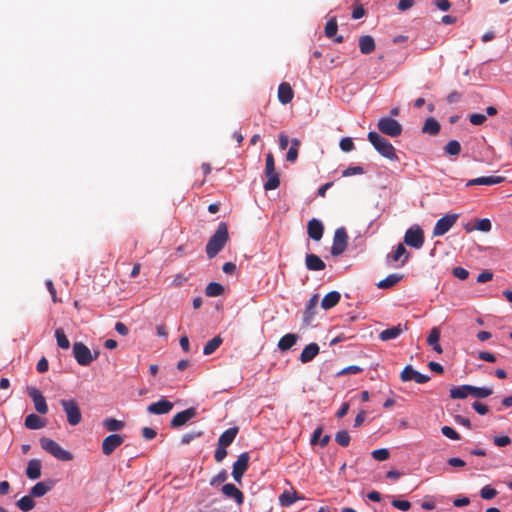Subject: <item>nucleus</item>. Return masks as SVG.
Returning a JSON list of instances; mask_svg holds the SVG:
<instances>
[{
	"mask_svg": "<svg viewBox=\"0 0 512 512\" xmlns=\"http://www.w3.org/2000/svg\"><path fill=\"white\" fill-rule=\"evenodd\" d=\"M228 228L226 223L222 222L218 225L217 230L209 239L206 245V253L208 258H214L225 246L228 241Z\"/></svg>",
	"mask_w": 512,
	"mask_h": 512,
	"instance_id": "nucleus-1",
	"label": "nucleus"
},
{
	"mask_svg": "<svg viewBox=\"0 0 512 512\" xmlns=\"http://www.w3.org/2000/svg\"><path fill=\"white\" fill-rule=\"evenodd\" d=\"M368 140L383 157L389 160L398 159L394 146L386 138H384L377 132H369Z\"/></svg>",
	"mask_w": 512,
	"mask_h": 512,
	"instance_id": "nucleus-2",
	"label": "nucleus"
},
{
	"mask_svg": "<svg viewBox=\"0 0 512 512\" xmlns=\"http://www.w3.org/2000/svg\"><path fill=\"white\" fill-rule=\"evenodd\" d=\"M40 445L43 450H45L47 453L51 454L60 461H71L73 459V454L63 449L53 439L42 437L40 438Z\"/></svg>",
	"mask_w": 512,
	"mask_h": 512,
	"instance_id": "nucleus-3",
	"label": "nucleus"
},
{
	"mask_svg": "<svg viewBox=\"0 0 512 512\" xmlns=\"http://www.w3.org/2000/svg\"><path fill=\"white\" fill-rule=\"evenodd\" d=\"M266 163H265V176L267 177V181L264 183V189L275 190L280 185V177L279 174L275 170V160L272 153L266 154Z\"/></svg>",
	"mask_w": 512,
	"mask_h": 512,
	"instance_id": "nucleus-4",
	"label": "nucleus"
},
{
	"mask_svg": "<svg viewBox=\"0 0 512 512\" xmlns=\"http://www.w3.org/2000/svg\"><path fill=\"white\" fill-rule=\"evenodd\" d=\"M60 404L66 414L67 422L71 426L78 425L82 420V413L77 401L75 399H62Z\"/></svg>",
	"mask_w": 512,
	"mask_h": 512,
	"instance_id": "nucleus-5",
	"label": "nucleus"
},
{
	"mask_svg": "<svg viewBox=\"0 0 512 512\" xmlns=\"http://www.w3.org/2000/svg\"><path fill=\"white\" fill-rule=\"evenodd\" d=\"M73 356L77 363L81 366H88L94 359H97L99 352L92 355L90 349L82 342H75L73 344Z\"/></svg>",
	"mask_w": 512,
	"mask_h": 512,
	"instance_id": "nucleus-6",
	"label": "nucleus"
},
{
	"mask_svg": "<svg viewBox=\"0 0 512 512\" xmlns=\"http://www.w3.org/2000/svg\"><path fill=\"white\" fill-rule=\"evenodd\" d=\"M377 128L382 134L393 138L400 136L403 130L400 122L391 117L380 118L377 123Z\"/></svg>",
	"mask_w": 512,
	"mask_h": 512,
	"instance_id": "nucleus-7",
	"label": "nucleus"
},
{
	"mask_svg": "<svg viewBox=\"0 0 512 512\" xmlns=\"http://www.w3.org/2000/svg\"><path fill=\"white\" fill-rule=\"evenodd\" d=\"M348 245V235L346 229L344 227L337 228L334 237L333 244L331 247L332 256L341 255L347 248Z\"/></svg>",
	"mask_w": 512,
	"mask_h": 512,
	"instance_id": "nucleus-8",
	"label": "nucleus"
},
{
	"mask_svg": "<svg viewBox=\"0 0 512 512\" xmlns=\"http://www.w3.org/2000/svg\"><path fill=\"white\" fill-rule=\"evenodd\" d=\"M404 242L415 249H420L424 244V233L419 226L409 228L404 236Z\"/></svg>",
	"mask_w": 512,
	"mask_h": 512,
	"instance_id": "nucleus-9",
	"label": "nucleus"
},
{
	"mask_svg": "<svg viewBox=\"0 0 512 512\" xmlns=\"http://www.w3.org/2000/svg\"><path fill=\"white\" fill-rule=\"evenodd\" d=\"M458 218V214H446L444 217L440 218L433 228V236L446 234L457 222Z\"/></svg>",
	"mask_w": 512,
	"mask_h": 512,
	"instance_id": "nucleus-10",
	"label": "nucleus"
},
{
	"mask_svg": "<svg viewBox=\"0 0 512 512\" xmlns=\"http://www.w3.org/2000/svg\"><path fill=\"white\" fill-rule=\"evenodd\" d=\"M249 459V453L243 452L233 463L232 476L236 482L241 483L242 477L249 467Z\"/></svg>",
	"mask_w": 512,
	"mask_h": 512,
	"instance_id": "nucleus-11",
	"label": "nucleus"
},
{
	"mask_svg": "<svg viewBox=\"0 0 512 512\" xmlns=\"http://www.w3.org/2000/svg\"><path fill=\"white\" fill-rule=\"evenodd\" d=\"M125 441V436L120 434H110L102 442V453L110 456Z\"/></svg>",
	"mask_w": 512,
	"mask_h": 512,
	"instance_id": "nucleus-12",
	"label": "nucleus"
},
{
	"mask_svg": "<svg viewBox=\"0 0 512 512\" xmlns=\"http://www.w3.org/2000/svg\"><path fill=\"white\" fill-rule=\"evenodd\" d=\"M400 379L403 382L415 381L418 384H424L430 380L428 375L422 374L416 371L411 365H407L404 367L400 374Z\"/></svg>",
	"mask_w": 512,
	"mask_h": 512,
	"instance_id": "nucleus-13",
	"label": "nucleus"
},
{
	"mask_svg": "<svg viewBox=\"0 0 512 512\" xmlns=\"http://www.w3.org/2000/svg\"><path fill=\"white\" fill-rule=\"evenodd\" d=\"M27 391L29 397L33 400L35 410L40 414H46L48 412V406L42 393L34 387H29Z\"/></svg>",
	"mask_w": 512,
	"mask_h": 512,
	"instance_id": "nucleus-14",
	"label": "nucleus"
},
{
	"mask_svg": "<svg viewBox=\"0 0 512 512\" xmlns=\"http://www.w3.org/2000/svg\"><path fill=\"white\" fill-rule=\"evenodd\" d=\"M197 416V410L193 407L188 408L186 410H183L181 412H178L171 420V427L172 428H179L183 425H185L189 420L192 418H195Z\"/></svg>",
	"mask_w": 512,
	"mask_h": 512,
	"instance_id": "nucleus-15",
	"label": "nucleus"
},
{
	"mask_svg": "<svg viewBox=\"0 0 512 512\" xmlns=\"http://www.w3.org/2000/svg\"><path fill=\"white\" fill-rule=\"evenodd\" d=\"M174 407V404L166 398H161L159 401L151 403L147 407V412L154 415L168 414Z\"/></svg>",
	"mask_w": 512,
	"mask_h": 512,
	"instance_id": "nucleus-16",
	"label": "nucleus"
},
{
	"mask_svg": "<svg viewBox=\"0 0 512 512\" xmlns=\"http://www.w3.org/2000/svg\"><path fill=\"white\" fill-rule=\"evenodd\" d=\"M307 233L314 241H320L324 233L323 223L316 218L311 219L307 224Z\"/></svg>",
	"mask_w": 512,
	"mask_h": 512,
	"instance_id": "nucleus-17",
	"label": "nucleus"
},
{
	"mask_svg": "<svg viewBox=\"0 0 512 512\" xmlns=\"http://www.w3.org/2000/svg\"><path fill=\"white\" fill-rule=\"evenodd\" d=\"M408 327L407 325L398 324L396 326L387 328L380 332L379 339L381 341H389L396 339L399 337L403 332L407 331Z\"/></svg>",
	"mask_w": 512,
	"mask_h": 512,
	"instance_id": "nucleus-18",
	"label": "nucleus"
},
{
	"mask_svg": "<svg viewBox=\"0 0 512 512\" xmlns=\"http://www.w3.org/2000/svg\"><path fill=\"white\" fill-rule=\"evenodd\" d=\"M305 265L310 271H322L326 268L325 262L318 255L313 253L306 255Z\"/></svg>",
	"mask_w": 512,
	"mask_h": 512,
	"instance_id": "nucleus-19",
	"label": "nucleus"
},
{
	"mask_svg": "<svg viewBox=\"0 0 512 512\" xmlns=\"http://www.w3.org/2000/svg\"><path fill=\"white\" fill-rule=\"evenodd\" d=\"M319 346L317 343H310L304 347L302 350L299 360L301 363L305 364L312 361L319 353Z\"/></svg>",
	"mask_w": 512,
	"mask_h": 512,
	"instance_id": "nucleus-20",
	"label": "nucleus"
},
{
	"mask_svg": "<svg viewBox=\"0 0 512 512\" xmlns=\"http://www.w3.org/2000/svg\"><path fill=\"white\" fill-rule=\"evenodd\" d=\"M294 92L287 82H282L278 87V99L283 105L290 103L293 99Z\"/></svg>",
	"mask_w": 512,
	"mask_h": 512,
	"instance_id": "nucleus-21",
	"label": "nucleus"
},
{
	"mask_svg": "<svg viewBox=\"0 0 512 512\" xmlns=\"http://www.w3.org/2000/svg\"><path fill=\"white\" fill-rule=\"evenodd\" d=\"M222 492L228 498H233L239 505L244 502L243 493L232 483L223 485Z\"/></svg>",
	"mask_w": 512,
	"mask_h": 512,
	"instance_id": "nucleus-22",
	"label": "nucleus"
},
{
	"mask_svg": "<svg viewBox=\"0 0 512 512\" xmlns=\"http://www.w3.org/2000/svg\"><path fill=\"white\" fill-rule=\"evenodd\" d=\"M239 432V427L234 426L227 430H225L218 439V444L220 446L228 447L230 446L233 441L235 440L237 434Z\"/></svg>",
	"mask_w": 512,
	"mask_h": 512,
	"instance_id": "nucleus-23",
	"label": "nucleus"
},
{
	"mask_svg": "<svg viewBox=\"0 0 512 512\" xmlns=\"http://www.w3.org/2000/svg\"><path fill=\"white\" fill-rule=\"evenodd\" d=\"M299 336L294 333L285 334L278 341V348L280 351L285 352L290 350L298 341Z\"/></svg>",
	"mask_w": 512,
	"mask_h": 512,
	"instance_id": "nucleus-24",
	"label": "nucleus"
},
{
	"mask_svg": "<svg viewBox=\"0 0 512 512\" xmlns=\"http://www.w3.org/2000/svg\"><path fill=\"white\" fill-rule=\"evenodd\" d=\"M26 475L31 480H36L41 476V461L32 459L28 462Z\"/></svg>",
	"mask_w": 512,
	"mask_h": 512,
	"instance_id": "nucleus-25",
	"label": "nucleus"
},
{
	"mask_svg": "<svg viewBox=\"0 0 512 512\" xmlns=\"http://www.w3.org/2000/svg\"><path fill=\"white\" fill-rule=\"evenodd\" d=\"M340 298L341 295L338 291H331L322 299L321 307L325 310L331 309L339 303Z\"/></svg>",
	"mask_w": 512,
	"mask_h": 512,
	"instance_id": "nucleus-26",
	"label": "nucleus"
},
{
	"mask_svg": "<svg viewBox=\"0 0 512 512\" xmlns=\"http://www.w3.org/2000/svg\"><path fill=\"white\" fill-rule=\"evenodd\" d=\"M359 49L362 54H370L375 50V41L370 35H363L359 38Z\"/></svg>",
	"mask_w": 512,
	"mask_h": 512,
	"instance_id": "nucleus-27",
	"label": "nucleus"
},
{
	"mask_svg": "<svg viewBox=\"0 0 512 512\" xmlns=\"http://www.w3.org/2000/svg\"><path fill=\"white\" fill-rule=\"evenodd\" d=\"M304 497L299 496L296 491L290 492V491H284L279 496V503L283 507H289L292 504H294L297 500H302Z\"/></svg>",
	"mask_w": 512,
	"mask_h": 512,
	"instance_id": "nucleus-28",
	"label": "nucleus"
},
{
	"mask_svg": "<svg viewBox=\"0 0 512 512\" xmlns=\"http://www.w3.org/2000/svg\"><path fill=\"white\" fill-rule=\"evenodd\" d=\"M440 339V329L438 327H434L431 329L428 338L427 343L428 345L432 346L433 350L437 352L438 354H441L443 352L441 345L438 343Z\"/></svg>",
	"mask_w": 512,
	"mask_h": 512,
	"instance_id": "nucleus-29",
	"label": "nucleus"
},
{
	"mask_svg": "<svg viewBox=\"0 0 512 512\" xmlns=\"http://www.w3.org/2000/svg\"><path fill=\"white\" fill-rule=\"evenodd\" d=\"M52 486H53L52 482H44V481L38 482L31 488L29 494L32 497H42L52 489Z\"/></svg>",
	"mask_w": 512,
	"mask_h": 512,
	"instance_id": "nucleus-30",
	"label": "nucleus"
},
{
	"mask_svg": "<svg viewBox=\"0 0 512 512\" xmlns=\"http://www.w3.org/2000/svg\"><path fill=\"white\" fill-rule=\"evenodd\" d=\"M46 422L36 414H29L25 418V426L28 429L36 430L45 427Z\"/></svg>",
	"mask_w": 512,
	"mask_h": 512,
	"instance_id": "nucleus-31",
	"label": "nucleus"
},
{
	"mask_svg": "<svg viewBox=\"0 0 512 512\" xmlns=\"http://www.w3.org/2000/svg\"><path fill=\"white\" fill-rule=\"evenodd\" d=\"M317 304H318V295L315 294L309 299V301L306 304V309H305V313H304V322L305 323H307V324L310 323V321L314 317Z\"/></svg>",
	"mask_w": 512,
	"mask_h": 512,
	"instance_id": "nucleus-32",
	"label": "nucleus"
},
{
	"mask_svg": "<svg viewBox=\"0 0 512 512\" xmlns=\"http://www.w3.org/2000/svg\"><path fill=\"white\" fill-rule=\"evenodd\" d=\"M471 392V385L465 384L454 386L450 389V397L452 399H465Z\"/></svg>",
	"mask_w": 512,
	"mask_h": 512,
	"instance_id": "nucleus-33",
	"label": "nucleus"
},
{
	"mask_svg": "<svg viewBox=\"0 0 512 512\" xmlns=\"http://www.w3.org/2000/svg\"><path fill=\"white\" fill-rule=\"evenodd\" d=\"M439 131H440L439 122L433 117L427 118L422 127V132L434 136V135H437L439 133Z\"/></svg>",
	"mask_w": 512,
	"mask_h": 512,
	"instance_id": "nucleus-34",
	"label": "nucleus"
},
{
	"mask_svg": "<svg viewBox=\"0 0 512 512\" xmlns=\"http://www.w3.org/2000/svg\"><path fill=\"white\" fill-rule=\"evenodd\" d=\"M402 279V275L390 274L385 279L378 282L377 287L387 289L395 286Z\"/></svg>",
	"mask_w": 512,
	"mask_h": 512,
	"instance_id": "nucleus-35",
	"label": "nucleus"
},
{
	"mask_svg": "<svg viewBox=\"0 0 512 512\" xmlns=\"http://www.w3.org/2000/svg\"><path fill=\"white\" fill-rule=\"evenodd\" d=\"M222 342H223V339L219 335L215 336L214 338H212L205 344V346L203 348V354L204 355L213 354L219 348V346L222 344Z\"/></svg>",
	"mask_w": 512,
	"mask_h": 512,
	"instance_id": "nucleus-36",
	"label": "nucleus"
},
{
	"mask_svg": "<svg viewBox=\"0 0 512 512\" xmlns=\"http://www.w3.org/2000/svg\"><path fill=\"white\" fill-rule=\"evenodd\" d=\"M402 257H404V259L402 260V263L404 264L408 260V253H407L405 246L402 243H399L397 245L395 251L391 255H388L387 258L396 262V261L400 260Z\"/></svg>",
	"mask_w": 512,
	"mask_h": 512,
	"instance_id": "nucleus-37",
	"label": "nucleus"
},
{
	"mask_svg": "<svg viewBox=\"0 0 512 512\" xmlns=\"http://www.w3.org/2000/svg\"><path fill=\"white\" fill-rule=\"evenodd\" d=\"M16 506L23 512H28L35 507V501L33 497L29 494L23 496L16 502Z\"/></svg>",
	"mask_w": 512,
	"mask_h": 512,
	"instance_id": "nucleus-38",
	"label": "nucleus"
},
{
	"mask_svg": "<svg viewBox=\"0 0 512 512\" xmlns=\"http://www.w3.org/2000/svg\"><path fill=\"white\" fill-rule=\"evenodd\" d=\"M103 426L107 431L116 432L122 430L125 426V423L115 418H106L103 421Z\"/></svg>",
	"mask_w": 512,
	"mask_h": 512,
	"instance_id": "nucleus-39",
	"label": "nucleus"
},
{
	"mask_svg": "<svg viewBox=\"0 0 512 512\" xmlns=\"http://www.w3.org/2000/svg\"><path fill=\"white\" fill-rule=\"evenodd\" d=\"M224 292V287L217 282H211L206 286L205 294L208 297H217L222 295Z\"/></svg>",
	"mask_w": 512,
	"mask_h": 512,
	"instance_id": "nucleus-40",
	"label": "nucleus"
},
{
	"mask_svg": "<svg viewBox=\"0 0 512 512\" xmlns=\"http://www.w3.org/2000/svg\"><path fill=\"white\" fill-rule=\"evenodd\" d=\"M493 390L488 387H476L471 385L470 395L477 399H483L492 395Z\"/></svg>",
	"mask_w": 512,
	"mask_h": 512,
	"instance_id": "nucleus-41",
	"label": "nucleus"
},
{
	"mask_svg": "<svg viewBox=\"0 0 512 512\" xmlns=\"http://www.w3.org/2000/svg\"><path fill=\"white\" fill-rule=\"evenodd\" d=\"M443 149L446 155L458 156L461 153V144L457 140H450Z\"/></svg>",
	"mask_w": 512,
	"mask_h": 512,
	"instance_id": "nucleus-42",
	"label": "nucleus"
},
{
	"mask_svg": "<svg viewBox=\"0 0 512 512\" xmlns=\"http://www.w3.org/2000/svg\"><path fill=\"white\" fill-rule=\"evenodd\" d=\"M55 338H56V341H57V345L61 348V349H68L70 347V342L67 338V336L65 335V332L62 328H58L56 329L55 331Z\"/></svg>",
	"mask_w": 512,
	"mask_h": 512,
	"instance_id": "nucleus-43",
	"label": "nucleus"
},
{
	"mask_svg": "<svg viewBox=\"0 0 512 512\" xmlns=\"http://www.w3.org/2000/svg\"><path fill=\"white\" fill-rule=\"evenodd\" d=\"M337 30H338L337 20L335 17H333L326 23L325 30H324L326 37L332 38L333 36L336 35Z\"/></svg>",
	"mask_w": 512,
	"mask_h": 512,
	"instance_id": "nucleus-44",
	"label": "nucleus"
},
{
	"mask_svg": "<svg viewBox=\"0 0 512 512\" xmlns=\"http://www.w3.org/2000/svg\"><path fill=\"white\" fill-rule=\"evenodd\" d=\"M335 441L342 447H347L350 443V435L347 431H339L335 435Z\"/></svg>",
	"mask_w": 512,
	"mask_h": 512,
	"instance_id": "nucleus-45",
	"label": "nucleus"
},
{
	"mask_svg": "<svg viewBox=\"0 0 512 512\" xmlns=\"http://www.w3.org/2000/svg\"><path fill=\"white\" fill-rule=\"evenodd\" d=\"M505 181V177L503 176H482L481 177V185H495L500 184Z\"/></svg>",
	"mask_w": 512,
	"mask_h": 512,
	"instance_id": "nucleus-46",
	"label": "nucleus"
},
{
	"mask_svg": "<svg viewBox=\"0 0 512 512\" xmlns=\"http://www.w3.org/2000/svg\"><path fill=\"white\" fill-rule=\"evenodd\" d=\"M475 230L489 232L492 228L491 221L487 218L478 219L474 225Z\"/></svg>",
	"mask_w": 512,
	"mask_h": 512,
	"instance_id": "nucleus-47",
	"label": "nucleus"
},
{
	"mask_svg": "<svg viewBox=\"0 0 512 512\" xmlns=\"http://www.w3.org/2000/svg\"><path fill=\"white\" fill-rule=\"evenodd\" d=\"M496 495V489H494L490 485H486L480 490V496L485 500L493 499Z\"/></svg>",
	"mask_w": 512,
	"mask_h": 512,
	"instance_id": "nucleus-48",
	"label": "nucleus"
},
{
	"mask_svg": "<svg viewBox=\"0 0 512 512\" xmlns=\"http://www.w3.org/2000/svg\"><path fill=\"white\" fill-rule=\"evenodd\" d=\"M390 452L386 448L376 449L372 451V457L377 461H385L389 458Z\"/></svg>",
	"mask_w": 512,
	"mask_h": 512,
	"instance_id": "nucleus-49",
	"label": "nucleus"
},
{
	"mask_svg": "<svg viewBox=\"0 0 512 512\" xmlns=\"http://www.w3.org/2000/svg\"><path fill=\"white\" fill-rule=\"evenodd\" d=\"M441 432L444 436H446L447 438L451 439V440H459L460 439V435L457 431H455L452 427L450 426H443L441 428Z\"/></svg>",
	"mask_w": 512,
	"mask_h": 512,
	"instance_id": "nucleus-50",
	"label": "nucleus"
},
{
	"mask_svg": "<svg viewBox=\"0 0 512 512\" xmlns=\"http://www.w3.org/2000/svg\"><path fill=\"white\" fill-rule=\"evenodd\" d=\"M203 434L202 431H192L189 433H186L182 435L181 437V443L182 444H189L191 441L195 440L196 438H199Z\"/></svg>",
	"mask_w": 512,
	"mask_h": 512,
	"instance_id": "nucleus-51",
	"label": "nucleus"
},
{
	"mask_svg": "<svg viewBox=\"0 0 512 512\" xmlns=\"http://www.w3.org/2000/svg\"><path fill=\"white\" fill-rule=\"evenodd\" d=\"M364 170L361 166H350L342 172L343 177L363 174Z\"/></svg>",
	"mask_w": 512,
	"mask_h": 512,
	"instance_id": "nucleus-52",
	"label": "nucleus"
},
{
	"mask_svg": "<svg viewBox=\"0 0 512 512\" xmlns=\"http://www.w3.org/2000/svg\"><path fill=\"white\" fill-rule=\"evenodd\" d=\"M226 448L227 447L225 446H220L219 444H217V448L214 453V458L216 462L220 463L225 459V457L227 456Z\"/></svg>",
	"mask_w": 512,
	"mask_h": 512,
	"instance_id": "nucleus-53",
	"label": "nucleus"
},
{
	"mask_svg": "<svg viewBox=\"0 0 512 512\" xmlns=\"http://www.w3.org/2000/svg\"><path fill=\"white\" fill-rule=\"evenodd\" d=\"M392 506L401 511H408L411 507V503L407 500L394 499L392 501Z\"/></svg>",
	"mask_w": 512,
	"mask_h": 512,
	"instance_id": "nucleus-54",
	"label": "nucleus"
},
{
	"mask_svg": "<svg viewBox=\"0 0 512 512\" xmlns=\"http://www.w3.org/2000/svg\"><path fill=\"white\" fill-rule=\"evenodd\" d=\"M339 146L345 152H349L354 149V143H353L352 139L349 137H345V138L341 139Z\"/></svg>",
	"mask_w": 512,
	"mask_h": 512,
	"instance_id": "nucleus-55",
	"label": "nucleus"
},
{
	"mask_svg": "<svg viewBox=\"0 0 512 512\" xmlns=\"http://www.w3.org/2000/svg\"><path fill=\"white\" fill-rule=\"evenodd\" d=\"M469 120L473 125H482L486 121L484 114L474 113L469 116Z\"/></svg>",
	"mask_w": 512,
	"mask_h": 512,
	"instance_id": "nucleus-56",
	"label": "nucleus"
},
{
	"mask_svg": "<svg viewBox=\"0 0 512 512\" xmlns=\"http://www.w3.org/2000/svg\"><path fill=\"white\" fill-rule=\"evenodd\" d=\"M453 275L460 280H465L468 278L469 272L463 267H455L453 269Z\"/></svg>",
	"mask_w": 512,
	"mask_h": 512,
	"instance_id": "nucleus-57",
	"label": "nucleus"
},
{
	"mask_svg": "<svg viewBox=\"0 0 512 512\" xmlns=\"http://www.w3.org/2000/svg\"><path fill=\"white\" fill-rule=\"evenodd\" d=\"M472 407L480 415H486L489 412L488 406L478 401H475Z\"/></svg>",
	"mask_w": 512,
	"mask_h": 512,
	"instance_id": "nucleus-58",
	"label": "nucleus"
},
{
	"mask_svg": "<svg viewBox=\"0 0 512 512\" xmlns=\"http://www.w3.org/2000/svg\"><path fill=\"white\" fill-rule=\"evenodd\" d=\"M363 369L357 365H351V366H348L346 368H344L343 370H341L338 374L339 375H346V374H358L360 372H362Z\"/></svg>",
	"mask_w": 512,
	"mask_h": 512,
	"instance_id": "nucleus-59",
	"label": "nucleus"
},
{
	"mask_svg": "<svg viewBox=\"0 0 512 512\" xmlns=\"http://www.w3.org/2000/svg\"><path fill=\"white\" fill-rule=\"evenodd\" d=\"M36 369L39 373H45L49 369L48 360L45 357H42L36 365Z\"/></svg>",
	"mask_w": 512,
	"mask_h": 512,
	"instance_id": "nucleus-60",
	"label": "nucleus"
},
{
	"mask_svg": "<svg viewBox=\"0 0 512 512\" xmlns=\"http://www.w3.org/2000/svg\"><path fill=\"white\" fill-rule=\"evenodd\" d=\"M493 279V273L489 270H485L482 273H480L477 277L478 283H486L488 281H491Z\"/></svg>",
	"mask_w": 512,
	"mask_h": 512,
	"instance_id": "nucleus-61",
	"label": "nucleus"
},
{
	"mask_svg": "<svg viewBox=\"0 0 512 512\" xmlns=\"http://www.w3.org/2000/svg\"><path fill=\"white\" fill-rule=\"evenodd\" d=\"M433 4L441 11H448L451 7L449 0H433Z\"/></svg>",
	"mask_w": 512,
	"mask_h": 512,
	"instance_id": "nucleus-62",
	"label": "nucleus"
},
{
	"mask_svg": "<svg viewBox=\"0 0 512 512\" xmlns=\"http://www.w3.org/2000/svg\"><path fill=\"white\" fill-rule=\"evenodd\" d=\"M478 358L483 360V361H487V362H495L496 361V357L493 353L491 352H488V351H481L478 353Z\"/></svg>",
	"mask_w": 512,
	"mask_h": 512,
	"instance_id": "nucleus-63",
	"label": "nucleus"
},
{
	"mask_svg": "<svg viewBox=\"0 0 512 512\" xmlns=\"http://www.w3.org/2000/svg\"><path fill=\"white\" fill-rule=\"evenodd\" d=\"M511 443V439L508 436H498L494 438V444L498 447H505Z\"/></svg>",
	"mask_w": 512,
	"mask_h": 512,
	"instance_id": "nucleus-64",
	"label": "nucleus"
}]
</instances>
